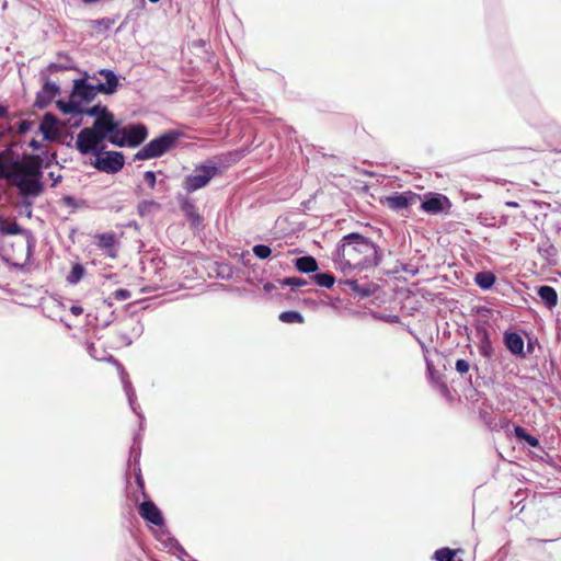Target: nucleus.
Segmentation results:
<instances>
[{
  "instance_id": "f257e3e1",
  "label": "nucleus",
  "mask_w": 561,
  "mask_h": 561,
  "mask_svg": "<svg viewBox=\"0 0 561 561\" xmlns=\"http://www.w3.org/2000/svg\"><path fill=\"white\" fill-rule=\"evenodd\" d=\"M42 164V158L35 154L24 156L22 160L13 161L9 167L0 158V179L14 184L23 196H38L43 192Z\"/></svg>"
},
{
  "instance_id": "f03ea898",
  "label": "nucleus",
  "mask_w": 561,
  "mask_h": 561,
  "mask_svg": "<svg viewBox=\"0 0 561 561\" xmlns=\"http://www.w3.org/2000/svg\"><path fill=\"white\" fill-rule=\"evenodd\" d=\"M337 255L343 273L355 268L375 266L380 260L376 245L358 233H350L343 237Z\"/></svg>"
},
{
  "instance_id": "7ed1b4c3",
  "label": "nucleus",
  "mask_w": 561,
  "mask_h": 561,
  "mask_svg": "<svg viewBox=\"0 0 561 561\" xmlns=\"http://www.w3.org/2000/svg\"><path fill=\"white\" fill-rule=\"evenodd\" d=\"M99 75L104 78L105 82H98L95 84L88 83L87 79H77L73 81L72 98L81 105L90 103L99 94L111 95L114 94L119 85L118 78L114 71L102 69Z\"/></svg>"
},
{
  "instance_id": "20e7f679",
  "label": "nucleus",
  "mask_w": 561,
  "mask_h": 561,
  "mask_svg": "<svg viewBox=\"0 0 561 561\" xmlns=\"http://www.w3.org/2000/svg\"><path fill=\"white\" fill-rule=\"evenodd\" d=\"M180 138V134L174 130H169L163 135L150 140L147 145H145L136 154L135 159L137 160H148L152 158L161 157L162 154L172 150L178 140Z\"/></svg>"
},
{
  "instance_id": "39448f33",
  "label": "nucleus",
  "mask_w": 561,
  "mask_h": 561,
  "mask_svg": "<svg viewBox=\"0 0 561 561\" xmlns=\"http://www.w3.org/2000/svg\"><path fill=\"white\" fill-rule=\"evenodd\" d=\"M219 173L216 165L203 164L195 168V174L187 175L183 181V187L187 193H193L205 187L210 180Z\"/></svg>"
},
{
  "instance_id": "423d86ee",
  "label": "nucleus",
  "mask_w": 561,
  "mask_h": 561,
  "mask_svg": "<svg viewBox=\"0 0 561 561\" xmlns=\"http://www.w3.org/2000/svg\"><path fill=\"white\" fill-rule=\"evenodd\" d=\"M76 148L81 154H99L103 149L102 141L95 136L94 130L85 127L79 131L76 139Z\"/></svg>"
},
{
  "instance_id": "0eeeda50",
  "label": "nucleus",
  "mask_w": 561,
  "mask_h": 561,
  "mask_svg": "<svg viewBox=\"0 0 561 561\" xmlns=\"http://www.w3.org/2000/svg\"><path fill=\"white\" fill-rule=\"evenodd\" d=\"M94 168L105 173H117L124 167L125 160L122 152L107 151L104 154H95Z\"/></svg>"
},
{
  "instance_id": "6e6552de",
  "label": "nucleus",
  "mask_w": 561,
  "mask_h": 561,
  "mask_svg": "<svg viewBox=\"0 0 561 561\" xmlns=\"http://www.w3.org/2000/svg\"><path fill=\"white\" fill-rule=\"evenodd\" d=\"M139 515L147 522L162 526L164 520L160 510L152 501H145L139 506Z\"/></svg>"
},
{
  "instance_id": "1a4fd4ad",
  "label": "nucleus",
  "mask_w": 561,
  "mask_h": 561,
  "mask_svg": "<svg viewBox=\"0 0 561 561\" xmlns=\"http://www.w3.org/2000/svg\"><path fill=\"white\" fill-rule=\"evenodd\" d=\"M95 244L103 250L107 256L115 259L117 256V239L113 232L98 233L94 236Z\"/></svg>"
},
{
  "instance_id": "9d476101",
  "label": "nucleus",
  "mask_w": 561,
  "mask_h": 561,
  "mask_svg": "<svg viewBox=\"0 0 561 561\" xmlns=\"http://www.w3.org/2000/svg\"><path fill=\"white\" fill-rule=\"evenodd\" d=\"M124 128L128 147L139 146L148 136L147 127L144 124L129 125Z\"/></svg>"
},
{
  "instance_id": "9b49d317",
  "label": "nucleus",
  "mask_w": 561,
  "mask_h": 561,
  "mask_svg": "<svg viewBox=\"0 0 561 561\" xmlns=\"http://www.w3.org/2000/svg\"><path fill=\"white\" fill-rule=\"evenodd\" d=\"M421 201L420 195L412 192H404L394 196L388 197V205L394 209H404L411 205L416 204Z\"/></svg>"
},
{
  "instance_id": "f8f14e48",
  "label": "nucleus",
  "mask_w": 561,
  "mask_h": 561,
  "mask_svg": "<svg viewBox=\"0 0 561 561\" xmlns=\"http://www.w3.org/2000/svg\"><path fill=\"white\" fill-rule=\"evenodd\" d=\"M90 130H94L95 136L103 142V140L107 139L110 131L116 128V122L114 121V116L112 117H100L99 119H94L92 127H89Z\"/></svg>"
},
{
  "instance_id": "ddd939ff",
  "label": "nucleus",
  "mask_w": 561,
  "mask_h": 561,
  "mask_svg": "<svg viewBox=\"0 0 561 561\" xmlns=\"http://www.w3.org/2000/svg\"><path fill=\"white\" fill-rule=\"evenodd\" d=\"M58 119L51 113H46L41 122L39 130L46 140H56L59 136Z\"/></svg>"
},
{
  "instance_id": "4468645a",
  "label": "nucleus",
  "mask_w": 561,
  "mask_h": 561,
  "mask_svg": "<svg viewBox=\"0 0 561 561\" xmlns=\"http://www.w3.org/2000/svg\"><path fill=\"white\" fill-rule=\"evenodd\" d=\"M476 334L478 337V348L480 354L490 359L493 356L494 350L489 331L484 327H477Z\"/></svg>"
},
{
  "instance_id": "2eb2a0df",
  "label": "nucleus",
  "mask_w": 561,
  "mask_h": 561,
  "mask_svg": "<svg viewBox=\"0 0 561 561\" xmlns=\"http://www.w3.org/2000/svg\"><path fill=\"white\" fill-rule=\"evenodd\" d=\"M504 343L506 347L515 355L525 356L524 340L515 332H506L504 334Z\"/></svg>"
},
{
  "instance_id": "dca6fc26",
  "label": "nucleus",
  "mask_w": 561,
  "mask_h": 561,
  "mask_svg": "<svg viewBox=\"0 0 561 561\" xmlns=\"http://www.w3.org/2000/svg\"><path fill=\"white\" fill-rule=\"evenodd\" d=\"M180 207H181V210L183 211L184 216L191 222V226L198 227L202 224L203 217L199 215V213L197 211V208L191 201H188V199L182 201Z\"/></svg>"
},
{
  "instance_id": "f3484780",
  "label": "nucleus",
  "mask_w": 561,
  "mask_h": 561,
  "mask_svg": "<svg viewBox=\"0 0 561 561\" xmlns=\"http://www.w3.org/2000/svg\"><path fill=\"white\" fill-rule=\"evenodd\" d=\"M447 202V197L442 195H436L431 198H427L421 204V208L430 214H438L443 210V202Z\"/></svg>"
},
{
  "instance_id": "a211bd4d",
  "label": "nucleus",
  "mask_w": 561,
  "mask_h": 561,
  "mask_svg": "<svg viewBox=\"0 0 561 561\" xmlns=\"http://www.w3.org/2000/svg\"><path fill=\"white\" fill-rule=\"evenodd\" d=\"M295 266L301 273H313L318 270V262L313 256H301L295 260Z\"/></svg>"
},
{
  "instance_id": "6ab92c4d",
  "label": "nucleus",
  "mask_w": 561,
  "mask_h": 561,
  "mask_svg": "<svg viewBox=\"0 0 561 561\" xmlns=\"http://www.w3.org/2000/svg\"><path fill=\"white\" fill-rule=\"evenodd\" d=\"M538 295L540 299L546 304L547 307L552 308L558 302V295L553 287L551 286H541L538 289Z\"/></svg>"
},
{
  "instance_id": "aec40b11",
  "label": "nucleus",
  "mask_w": 561,
  "mask_h": 561,
  "mask_svg": "<svg viewBox=\"0 0 561 561\" xmlns=\"http://www.w3.org/2000/svg\"><path fill=\"white\" fill-rule=\"evenodd\" d=\"M161 208V205L153 199L141 201L138 206V214L140 217H148L157 213Z\"/></svg>"
},
{
  "instance_id": "412c9836",
  "label": "nucleus",
  "mask_w": 561,
  "mask_h": 561,
  "mask_svg": "<svg viewBox=\"0 0 561 561\" xmlns=\"http://www.w3.org/2000/svg\"><path fill=\"white\" fill-rule=\"evenodd\" d=\"M80 115H88L95 117V119H99L100 117H112L114 116L106 106H103L102 104H96L90 108H87L82 105V113Z\"/></svg>"
},
{
  "instance_id": "4be33fe9",
  "label": "nucleus",
  "mask_w": 561,
  "mask_h": 561,
  "mask_svg": "<svg viewBox=\"0 0 561 561\" xmlns=\"http://www.w3.org/2000/svg\"><path fill=\"white\" fill-rule=\"evenodd\" d=\"M58 108L65 114H76L80 115L82 113V105L75 101L72 95L68 102L58 101Z\"/></svg>"
},
{
  "instance_id": "5701e85b",
  "label": "nucleus",
  "mask_w": 561,
  "mask_h": 561,
  "mask_svg": "<svg viewBox=\"0 0 561 561\" xmlns=\"http://www.w3.org/2000/svg\"><path fill=\"white\" fill-rule=\"evenodd\" d=\"M495 276L491 272H480L476 274L474 282L482 289L491 288L495 283Z\"/></svg>"
},
{
  "instance_id": "b1692460",
  "label": "nucleus",
  "mask_w": 561,
  "mask_h": 561,
  "mask_svg": "<svg viewBox=\"0 0 561 561\" xmlns=\"http://www.w3.org/2000/svg\"><path fill=\"white\" fill-rule=\"evenodd\" d=\"M514 434L519 440L526 442L530 447L539 446L538 438L530 435L524 427L519 425L514 426Z\"/></svg>"
},
{
  "instance_id": "393cba45",
  "label": "nucleus",
  "mask_w": 561,
  "mask_h": 561,
  "mask_svg": "<svg viewBox=\"0 0 561 561\" xmlns=\"http://www.w3.org/2000/svg\"><path fill=\"white\" fill-rule=\"evenodd\" d=\"M125 139V128H118V124L116 123V128L110 131L107 140L115 146L124 147L127 146Z\"/></svg>"
},
{
  "instance_id": "a878e982",
  "label": "nucleus",
  "mask_w": 561,
  "mask_h": 561,
  "mask_svg": "<svg viewBox=\"0 0 561 561\" xmlns=\"http://www.w3.org/2000/svg\"><path fill=\"white\" fill-rule=\"evenodd\" d=\"M312 279L314 280V283L318 286L324 287V288H331L334 285V282H335L334 276L332 274H329V273L314 274L312 276Z\"/></svg>"
},
{
  "instance_id": "bb28decb",
  "label": "nucleus",
  "mask_w": 561,
  "mask_h": 561,
  "mask_svg": "<svg viewBox=\"0 0 561 561\" xmlns=\"http://www.w3.org/2000/svg\"><path fill=\"white\" fill-rule=\"evenodd\" d=\"M279 320L284 323H302L304 317L298 311H284L279 314Z\"/></svg>"
},
{
  "instance_id": "cd10ccee",
  "label": "nucleus",
  "mask_w": 561,
  "mask_h": 561,
  "mask_svg": "<svg viewBox=\"0 0 561 561\" xmlns=\"http://www.w3.org/2000/svg\"><path fill=\"white\" fill-rule=\"evenodd\" d=\"M84 275V267L81 264H75L67 276V280L70 284H77Z\"/></svg>"
},
{
  "instance_id": "c85d7f7f",
  "label": "nucleus",
  "mask_w": 561,
  "mask_h": 561,
  "mask_svg": "<svg viewBox=\"0 0 561 561\" xmlns=\"http://www.w3.org/2000/svg\"><path fill=\"white\" fill-rule=\"evenodd\" d=\"M456 551L450 548H442L435 551L434 558L436 561H454Z\"/></svg>"
},
{
  "instance_id": "c756f323",
  "label": "nucleus",
  "mask_w": 561,
  "mask_h": 561,
  "mask_svg": "<svg viewBox=\"0 0 561 561\" xmlns=\"http://www.w3.org/2000/svg\"><path fill=\"white\" fill-rule=\"evenodd\" d=\"M42 93L46 96L45 103H47L59 93V87L54 82H46Z\"/></svg>"
},
{
  "instance_id": "7c9ffc66",
  "label": "nucleus",
  "mask_w": 561,
  "mask_h": 561,
  "mask_svg": "<svg viewBox=\"0 0 561 561\" xmlns=\"http://www.w3.org/2000/svg\"><path fill=\"white\" fill-rule=\"evenodd\" d=\"M253 253L261 260H264V259H267L271 253H272V250L270 247L265 245V244H256L253 247Z\"/></svg>"
},
{
  "instance_id": "2f4dec72",
  "label": "nucleus",
  "mask_w": 561,
  "mask_h": 561,
  "mask_svg": "<svg viewBox=\"0 0 561 561\" xmlns=\"http://www.w3.org/2000/svg\"><path fill=\"white\" fill-rule=\"evenodd\" d=\"M282 284L291 287H302L306 286L308 283L306 279L300 277H287L282 282Z\"/></svg>"
},
{
  "instance_id": "473e14b6",
  "label": "nucleus",
  "mask_w": 561,
  "mask_h": 561,
  "mask_svg": "<svg viewBox=\"0 0 561 561\" xmlns=\"http://www.w3.org/2000/svg\"><path fill=\"white\" fill-rule=\"evenodd\" d=\"M113 297L118 301H123L129 299L131 297V294L127 289L119 288L113 293Z\"/></svg>"
},
{
  "instance_id": "72a5a7b5",
  "label": "nucleus",
  "mask_w": 561,
  "mask_h": 561,
  "mask_svg": "<svg viewBox=\"0 0 561 561\" xmlns=\"http://www.w3.org/2000/svg\"><path fill=\"white\" fill-rule=\"evenodd\" d=\"M456 370L460 374V375H465L467 373H469L470 370V364L469 362H467L466 359H458L456 362Z\"/></svg>"
},
{
  "instance_id": "f704fd0d",
  "label": "nucleus",
  "mask_w": 561,
  "mask_h": 561,
  "mask_svg": "<svg viewBox=\"0 0 561 561\" xmlns=\"http://www.w3.org/2000/svg\"><path fill=\"white\" fill-rule=\"evenodd\" d=\"M20 226L16 222L1 227V231L7 234H16L20 232Z\"/></svg>"
},
{
  "instance_id": "c9c22d12",
  "label": "nucleus",
  "mask_w": 561,
  "mask_h": 561,
  "mask_svg": "<svg viewBox=\"0 0 561 561\" xmlns=\"http://www.w3.org/2000/svg\"><path fill=\"white\" fill-rule=\"evenodd\" d=\"M144 180L149 185V187L151 190L154 188L157 179H156V174L153 171H146L144 174Z\"/></svg>"
},
{
  "instance_id": "e433bc0d",
  "label": "nucleus",
  "mask_w": 561,
  "mask_h": 561,
  "mask_svg": "<svg viewBox=\"0 0 561 561\" xmlns=\"http://www.w3.org/2000/svg\"><path fill=\"white\" fill-rule=\"evenodd\" d=\"M33 126V122L32 121H27V119H24V121H21L18 125V133L20 135H23L25 133H27Z\"/></svg>"
},
{
  "instance_id": "4c0bfd02",
  "label": "nucleus",
  "mask_w": 561,
  "mask_h": 561,
  "mask_svg": "<svg viewBox=\"0 0 561 561\" xmlns=\"http://www.w3.org/2000/svg\"><path fill=\"white\" fill-rule=\"evenodd\" d=\"M70 312L73 316L78 317V316L82 314L83 308L81 306L73 305L70 307Z\"/></svg>"
},
{
  "instance_id": "58836bf2",
  "label": "nucleus",
  "mask_w": 561,
  "mask_h": 561,
  "mask_svg": "<svg viewBox=\"0 0 561 561\" xmlns=\"http://www.w3.org/2000/svg\"><path fill=\"white\" fill-rule=\"evenodd\" d=\"M62 201L68 206H75V204H76L75 198L71 196H66L62 198Z\"/></svg>"
},
{
  "instance_id": "ea45409f",
  "label": "nucleus",
  "mask_w": 561,
  "mask_h": 561,
  "mask_svg": "<svg viewBox=\"0 0 561 561\" xmlns=\"http://www.w3.org/2000/svg\"><path fill=\"white\" fill-rule=\"evenodd\" d=\"M439 389L445 396H449L450 391L448 389V386L444 382L439 383Z\"/></svg>"
},
{
  "instance_id": "a19ab883",
  "label": "nucleus",
  "mask_w": 561,
  "mask_h": 561,
  "mask_svg": "<svg viewBox=\"0 0 561 561\" xmlns=\"http://www.w3.org/2000/svg\"><path fill=\"white\" fill-rule=\"evenodd\" d=\"M30 147H32L33 149H39L42 147L41 142L37 141L36 139H32L30 141Z\"/></svg>"
},
{
  "instance_id": "79ce46f5",
  "label": "nucleus",
  "mask_w": 561,
  "mask_h": 561,
  "mask_svg": "<svg viewBox=\"0 0 561 561\" xmlns=\"http://www.w3.org/2000/svg\"><path fill=\"white\" fill-rule=\"evenodd\" d=\"M505 206L510 208H518L519 204L513 201L505 202Z\"/></svg>"
},
{
  "instance_id": "37998d69",
  "label": "nucleus",
  "mask_w": 561,
  "mask_h": 561,
  "mask_svg": "<svg viewBox=\"0 0 561 561\" xmlns=\"http://www.w3.org/2000/svg\"><path fill=\"white\" fill-rule=\"evenodd\" d=\"M8 114V107L0 104V118L7 116Z\"/></svg>"
},
{
  "instance_id": "c03bdc74",
  "label": "nucleus",
  "mask_w": 561,
  "mask_h": 561,
  "mask_svg": "<svg viewBox=\"0 0 561 561\" xmlns=\"http://www.w3.org/2000/svg\"><path fill=\"white\" fill-rule=\"evenodd\" d=\"M61 180V176L58 175L56 179H55V183L59 182Z\"/></svg>"
},
{
  "instance_id": "a18cd8bd",
  "label": "nucleus",
  "mask_w": 561,
  "mask_h": 561,
  "mask_svg": "<svg viewBox=\"0 0 561 561\" xmlns=\"http://www.w3.org/2000/svg\"><path fill=\"white\" fill-rule=\"evenodd\" d=\"M49 175L53 176V179H56V175H54V172H50Z\"/></svg>"
},
{
  "instance_id": "49530a36",
  "label": "nucleus",
  "mask_w": 561,
  "mask_h": 561,
  "mask_svg": "<svg viewBox=\"0 0 561 561\" xmlns=\"http://www.w3.org/2000/svg\"><path fill=\"white\" fill-rule=\"evenodd\" d=\"M49 175L53 176V179H56V175H54V172H50Z\"/></svg>"
},
{
  "instance_id": "de8ad7c7",
  "label": "nucleus",
  "mask_w": 561,
  "mask_h": 561,
  "mask_svg": "<svg viewBox=\"0 0 561 561\" xmlns=\"http://www.w3.org/2000/svg\"><path fill=\"white\" fill-rule=\"evenodd\" d=\"M559 151H561V149H559Z\"/></svg>"
}]
</instances>
